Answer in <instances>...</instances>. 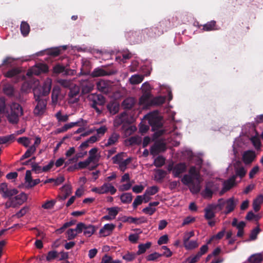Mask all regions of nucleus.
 Instances as JSON below:
<instances>
[{"mask_svg":"<svg viewBox=\"0 0 263 263\" xmlns=\"http://www.w3.org/2000/svg\"><path fill=\"white\" fill-rule=\"evenodd\" d=\"M7 113L8 121L12 124H16L19 117L23 114V108L18 103L13 102L10 106V111H7Z\"/></svg>","mask_w":263,"mask_h":263,"instance_id":"nucleus-1","label":"nucleus"},{"mask_svg":"<svg viewBox=\"0 0 263 263\" xmlns=\"http://www.w3.org/2000/svg\"><path fill=\"white\" fill-rule=\"evenodd\" d=\"M189 173L188 176H191V178L197 183V184H194L191 189V193L193 194H197L200 191L201 183L202 181L200 171L197 169L196 166H192L189 169Z\"/></svg>","mask_w":263,"mask_h":263,"instance_id":"nucleus-2","label":"nucleus"},{"mask_svg":"<svg viewBox=\"0 0 263 263\" xmlns=\"http://www.w3.org/2000/svg\"><path fill=\"white\" fill-rule=\"evenodd\" d=\"M90 102V106L93 108L98 114L102 113V109L98 106H103L105 103V97L101 94L91 93L88 96Z\"/></svg>","mask_w":263,"mask_h":263,"instance_id":"nucleus-3","label":"nucleus"},{"mask_svg":"<svg viewBox=\"0 0 263 263\" xmlns=\"http://www.w3.org/2000/svg\"><path fill=\"white\" fill-rule=\"evenodd\" d=\"M148 123L152 127V130L154 131L162 127V117L159 116L157 111L151 112L145 116Z\"/></svg>","mask_w":263,"mask_h":263,"instance_id":"nucleus-4","label":"nucleus"},{"mask_svg":"<svg viewBox=\"0 0 263 263\" xmlns=\"http://www.w3.org/2000/svg\"><path fill=\"white\" fill-rule=\"evenodd\" d=\"M125 37L129 42L132 44H138L144 40L143 33L141 31H129L125 33Z\"/></svg>","mask_w":263,"mask_h":263,"instance_id":"nucleus-5","label":"nucleus"},{"mask_svg":"<svg viewBox=\"0 0 263 263\" xmlns=\"http://www.w3.org/2000/svg\"><path fill=\"white\" fill-rule=\"evenodd\" d=\"M116 71L109 69L107 66L98 67L95 68L90 73L92 78L104 77L115 74Z\"/></svg>","mask_w":263,"mask_h":263,"instance_id":"nucleus-6","label":"nucleus"},{"mask_svg":"<svg viewBox=\"0 0 263 263\" xmlns=\"http://www.w3.org/2000/svg\"><path fill=\"white\" fill-rule=\"evenodd\" d=\"M22 70L20 68H12L7 71L4 76L8 78H13L14 83H17L20 81L25 79V77L21 74Z\"/></svg>","mask_w":263,"mask_h":263,"instance_id":"nucleus-7","label":"nucleus"},{"mask_svg":"<svg viewBox=\"0 0 263 263\" xmlns=\"http://www.w3.org/2000/svg\"><path fill=\"white\" fill-rule=\"evenodd\" d=\"M113 82L109 80H100L96 83L97 89L105 94L111 92L112 90Z\"/></svg>","mask_w":263,"mask_h":263,"instance_id":"nucleus-8","label":"nucleus"},{"mask_svg":"<svg viewBox=\"0 0 263 263\" xmlns=\"http://www.w3.org/2000/svg\"><path fill=\"white\" fill-rule=\"evenodd\" d=\"M77 232L80 234L84 231V234L86 237H90L95 232L96 229L93 226L89 224L86 225L85 223L80 222L77 225Z\"/></svg>","mask_w":263,"mask_h":263,"instance_id":"nucleus-9","label":"nucleus"},{"mask_svg":"<svg viewBox=\"0 0 263 263\" xmlns=\"http://www.w3.org/2000/svg\"><path fill=\"white\" fill-rule=\"evenodd\" d=\"M48 71V66L44 63H37L30 70L28 71L27 75L31 76L33 74L39 76L43 73H46Z\"/></svg>","mask_w":263,"mask_h":263,"instance_id":"nucleus-10","label":"nucleus"},{"mask_svg":"<svg viewBox=\"0 0 263 263\" xmlns=\"http://www.w3.org/2000/svg\"><path fill=\"white\" fill-rule=\"evenodd\" d=\"M92 192H95L99 194H106L110 192L111 195H114L117 190L111 184L108 183H104L101 187H94L91 190Z\"/></svg>","mask_w":263,"mask_h":263,"instance_id":"nucleus-11","label":"nucleus"},{"mask_svg":"<svg viewBox=\"0 0 263 263\" xmlns=\"http://www.w3.org/2000/svg\"><path fill=\"white\" fill-rule=\"evenodd\" d=\"M166 149V144L161 141H156L151 146L150 153L153 156H156L160 153L165 152Z\"/></svg>","mask_w":263,"mask_h":263,"instance_id":"nucleus-12","label":"nucleus"},{"mask_svg":"<svg viewBox=\"0 0 263 263\" xmlns=\"http://www.w3.org/2000/svg\"><path fill=\"white\" fill-rule=\"evenodd\" d=\"M80 89H81L82 93L87 94L91 92L93 89V83L88 79H82L79 80Z\"/></svg>","mask_w":263,"mask_h":263,"instance_id":"nucleus-13","label":"nucleus"},{"mask_svg":"<svg viewBox=\"0 0 263 263\" xmlns=\"http://www.w3.org/2000/svg\"><path fill=\"white\" fill-rule=\"evenodd\" d=\"M37 104L35 106L33 113L36 116H42L45 112L47 105V100L45 99L35 101Z\"/></svg>","mask_w":263,"mask_h":263,"instance_id":"nucleus-14","label":"nucleus"},{"mask_svg":"<svg viewBox=\"0 0 263 263\" xmlns=\"http://www.w3.org/2000/svg\"><path fill=\"white\" fill-rule=\"evenodd\" d=\"M256 155L255 151L248 150L245 151L242 156V160L246 165L251 164L255 159Z\"/></svg>","mask_w":263,"mask_h":263,"instance_id":"nucleus-15","label":"nucleus"},{"mask_svg":"<svg viewBox=\"0 0 263 263\" xmlns=\"http://www.w3.org/2000/svg\"><path fill=\"white\" fill-rule=\"evenodd\" d=\"M168 24H170V22L165 20L160 22L156 27H152L154 30V33L156 37L162 34L164 29L166 31V29L164 27H166Z\"/></svg>","mask_w":263,"mask_h":263,"instance_id":"nucleus-16","label":"nucleus"},{"mask_svg":"<svg viewBox=\"0 0 263 263\" xmlns=\"http://www.w3.org/2000/svg\"><path fill=\"white\" fill-rule=\"evenodd\" d=\"M53 72L57 74L63 73L65 75H72L73 71L69 69H66L65 66L58 64L53 67Z\"/></svg>","mask_w":263,"mask_h":263,"instance_id":"nucleus-17","label":"nucleus"},{"mask_svg":"<svg viewBox=\"0 0 263 263\" xmlns=\"http://www.w3.org/2000/svg\"><path fill=\"white\" fill-rule=\"evenodd\" d=\"M87 123V122L83 119H80L79 121L74 122H71L65 124L60 130V132H64L68 129L75 126H83Z\"/></svg>","mask_w":263,"mask_h":263,"instance_id":"nucleus-18","label":"nucleus"},{"mask_svg":"<svg viewBox=\"0 0 263 263\" xmlns=\"http://www.w3.org/2000/svg\"><path fill=\"white\" fill-rule=\"evenodd\" d=\"M115 225L112 223L105 224L103 227L100 230L99 233L103 237L109 235L115 228Z\"/></svg>","mask_w":263,"mask_h":263,"instance_id":"nucleus-19","label":"nucleus"},{"mask_svg":"<svg viewBox=\"0 0 263 263\" xmlns=\"http://www.w3.org/2000/svg\"><path fill=\"white\" fill-rule=\"evenodd\" d=\"M186 165L185 163H179L174 166L173 175L174 177H179L180 175L185 172Z\"/></svg>","mask_w":263,"mask_h":263,"instance_id":"nucleus-20","label":"nucleus"},{"mask_svg":"<svg viewBox=\"0 0 263 263\" xmlns=\"http://www.w3.org/2000/svg\"><path fill=\"white\" fill-rule=\"evenodd\" d=\"M225 202L227 210L225 212V214H228L235 209L237 202L235 201V199L233 197L228 199L227 201H225Z\"/></svg>","mask_w":263,"mask_h":263,"instance_id":"nucleus-21","label":"nucleus"},{"mask_svg":"<svg viewBox=\"0 0 263 263\" xmlns=\"http://www.w3.org/2000/svg\"><path fill=\"white\" fill-rule=\"evenodd\" d=\"M62 195L60 198L62 200H65L72 193V187L69 184H65L61 187Z\"/></svg>","mask_w":263,"mask_h":263,"instance_id":"nucleus-22","label":"nucleus"},{"mask_svg":"<svg viewBox=\"0 0 263 263\" xmlns=\"http://www.w3.org/2000/svg\"><path fill=\"white\" fill-rule=\"evenodd\" d=\"M80 90V88L76 86H74L73 87L70 89L68 93V97L70 99L74 98V100L71 101L72 103H77L79 100V98H76V97L79 96Z\"/></svg>","mask_w":263,"mask_h":263,"instance_id":"nucleus-23","label":"nucleus"},{"mask_svg":"<svg viewBox=\"0 0 263 263\" xmlns=\"http://www.w3.org/2000/svg\"><path fill=\"white\" fill-rule=\"evenodd\" d=\"M136 103L135 99L133 97L126 98L122 103V106L124 109H130Z\"/></svg>","mask_w":263,"mask_h":263,"instance_id":"nucleus-24","label":"nucleus"},{"mask_svg":"<svg viewBox=\"0 0 263 263\" xmlns=\"http://www.w3.org/2000/svg\"><path fill=\"white\" fill-rule=\"evenodd\" d=\"M263 203V195L260 194L257 196L254 199L253 202V210L255 212H257L260 209V205Z\"/></svg>","mask_w":263,"mask_h":263,"instance_id":"nucleus-25","label":"nucleus"},{"mask_svg":"<svg viewBox=\"0 0 263 263\" xmlns=\"http://www.w3.org/2000/svg\"><path fill=\"white\" fill-rule=\"evenodd\" d=\"M98 149L97 147H94L91 148L89 151V157H88L87 159L90 162H98L99 161V157L97 156V152H98Z\"/></svg>","mask_w":263,"mask_h":263,"instance_id":"nucleus-26","label":"nucleus"},{"mask_svg":"<svg viewBox=\"0 0 263 263\" xmlns=\"http://www.w3.org/2000/svg\"><path fill=\"white\" fill-rule=\"evenodd\" d=\"M181 182L184 185H188L190 191L191 192L192 187L193 186L194 184H197V183L191 178V176H188V175H184L181 179Z\"/></svg>","mask_w":263,"mask_h":263,"instance_id":"nucleus-27","label":"nucleus"},{"mask_svg":"<svg viewBox=\"0 0 263 263\" xmlns=\"http://www.w3.org/2000/svg\"><path fill=\"white\" fill-rule=\"evenodd\" d=\"M263 261V255L261 253H256L252 255L249 258L250 263H261Z\"/></svg>","mask_w":263,"mask_h":263,"instance_id":"nucleus-28","label":"nucleus"},{"mask_svg":"<svg viewBox=\"0 0 263 263\" xmlns=\"http://www.w3.org/2000/svg\"><path fill=\"white\" fill-rule=\"evenodd\" d=\"M4 93L9 97H12L14 95V88L13 86L10 84H5L3 86Z\"/></svg>","mask_w":263,"mask_h":263,"instance_id":"nucleus-29","label":"nucleus"},{"mask_svg":"<svg viewBox=\"0 0 263 263\" xmlns=\"http://www.w3.org/2000/svg\"><path fill=\"white\" fill-rule=\"evenodd\" d=\"M61 93V89L58 86H54L53 88L51 94L52 102L53 104H57L58 100V97Z\"/></svg>","mask_w":263,"mask_h":263,"instance_id":"nucleus-30","label":"nucleus"},{"mask_svg":"<svg viewBox=\"0 0 263 263\" xmlns=\"http://www.w3.org/2000/svg\"><path fill=\"white\" fill-rule=\"evenodd\" d=\"M142 33H143L144 40L152 37H156L155 34L154 33V30L153 28H146L142 30Z\"/></svg>","mask_w":263,"mask_h":263,"instance_id":"nucleus-31","label":"nucleus"},{"mask_svg":"<svg viewBox=\"0 0 263 263\" xmlns=\"http://www.w3.org/2000/svg\"><path fill=\"white\" fill-rule=\"evenodd\" d=\"M155 178L157 182H161L167 174L166 171L161 169L155 170Z\"/></svg>","mask_w":263,"mask_h":263,"instance_id":"nucleus-32","label":"nucleus"},{"mask_svg":"<svg viewBox=\"0 0 263 263\" xmlns=\"http://www.w3.org/2000/svg\"><path fill=\"white\" fill-rule=\"evenodd\" d=\"M119 138V135L115 133H114L108 138L107 142L105 144L106 147L109 146L116 143Z\"/></svg>","mask_w":263,"mask_h":263,"instance_id":"nucleus-33","label":"nucleus"},{"mask_svg":"<svg viewBox=\"0 0 263 263\" xmlns=\"http://www.w3.org/2000/svg\"><path fill=\"white\" fill-rule=\"evenodd\" d=\"M235 177L231 176L229 179L223 182L225 190H230L235 184Z\"/></svg>","mask_w":263,"mask_h":263,"instance_id":"nucleus-34","label":"nucleus"},{"mask_svg":"<svg viewBox=\"0 0 263 263\" xmlns=\"http://www.w3.org/2000/svg\"><path fill=\"white\" fill-rule=\"evenodd\" d=\"M216 22L215 21H211L208 22L203 26L202 30L205 31H210L216 30Z\"/></svg>","mask_w":263,"mask_h":263,"instance_id":"nucleus-35","label":"nucleus"},{"mask_svg":"<svg viewBox=\"0 0 263 263\" xmlns=\"http://www.w3.org/2000/svg\"><path fill=\"white\" fill-rule=\"evenodd\" d=\"M152 245V243L151 242H147L146 243H141L140 244L138 248V251L137 252V255H140L144 253L146 250L148 249Z\"/></svg>","mask_w":263,"mask_h":263,"instance_id":"nucleus-36","label":"nucleus"},{"mask_svg":"<svg viewBox=\"0 0 263 263\" xmlns=\"http://www.w3.org/2000/svg\"><path fill=\"white\" fill-rule=\"evenodd\" d=\"M16 135L14 134L5 136L0 137V140L2 144H6L13 142L15 139Z\"/></svg>","mask_w":263,"mask_h":263,"instance_id":"nucleus-37","label":"nucleus"},{"mask_svg":"<svg viewBox=\"0 0 263 263\" xmlns=\"http://www.w3.org/2000/svg\"><path fill=\"white\" fill-rule=\"evenodd\" d=\"M120 199L123 203H129L133 199V195L130 193H123L120 196Z\"/></svg>","mask_w":263,"mask_h":263,"instance_id":"nucleus-38","label":"nucleus"},{"mask_svg":"<svg viewBox=\"0 0 263 263\" xmlns=\"http://www.w3.org/2000/svg\"><path fill=\"white\" fill-rule=\"evenodd\" d=\"M18 193L17 190L15 189H9L8 188L6 193L4 195H2V197L4 198H8L9 199H14V198H12V196L16 195Z\"/></svg>","mask_w":263,"mask_h":263,"instance_id":"nucleus-39","label":"nucleus"},{"mask_svg":"<svg viewBox=\"0 0 263 263\" xmlns=\"http://www.w3.org/2000/svg\"><path fill=\"white\" fill-rule=\"evenodd\" d=\"M20 29L22 35L26 36L30 32V26L27 22L23 21L21 24Z\"/></svg>","mask_w":263,"mask_h":263,"instance_id":"nucleus-40","label":"nucleus"},{"mask_svg":"<svg viewBox=\"0 0 263 263\" xmlns=\"http://www.w3.org/2000/svg\"><path fill=\"white\" fill-rule=\"evenodd\" d=\"M152 97L151 92H142V95L140 98L139 103L140 104H146L148 103L149 99Z\"/></svg>","mask_w":263,"mask_h":263,"instance_id":"nucleus-41","label":"nucleus"},{"mask_svg":"<svg viewBox=\"0 0 263 263\" xmlns=\"http://www.w3.org/2000/svg\"><path fill=\"white\" fill-rule=\"evenodd\" d=\"M165 101V97L163 96H158L153 98L151 101V104L155 105H160L163 104Z\"/></svg>","mask_w":263,"mask_h":263,"instance_id":"nucleus-42","label":"nucleus"},{"mask_svg":"<svg viewBox=\"0 0 263 263\" xmlns=\"http://www.w3.org/2000/svg\"><path fill=\"white\" fill-rule=\"evenodd\" d=\"M247 173V171L245 170L243 166H240L239 167L235 168V175H233L235 177V179L237 177H239L240 178L244 177Z\"/></svg>","mask_w":263,"mask_h":263,"instance_id":"nucleus-43","label":"nucleus"},{"mask_svg":"<svg viewBox=\"0 0 263 263\" xmlns=\"http://www.w3.org/2000/svg\"><path fill=\"white\" fill-rule=\"evenodd\" d=\"M183 245L186 250H193L198 246V244L196 240H188L186 242H183Z\"/></svg>","mask_w":263,"mask_h":263,"instance_id":"nucleus-44","label":"nucleus"},{"mask_svg":"<svg viewBox=\"0 0 263 263\" xmlns=\"http://www.w3.org/2000/svg\"><path fill=\"white\" fill-rule=\"evenodd\" d=\"M143 80V77L138 74L132 76L129 79L130 84L135 85L140 83Z\"/></svg>","mask_w":263,"mask_h":263,"instance_id":"nucleus-45","label":"nucleus"},{"mask_svg":"<svg viewBox=\"0 0 263 263\" xmlns=\"http://www.w3.org/2000/svg\"><path fill=\"white\" fill-rule=\"evenodd\" d=\"M36 151V147L34 145L31 146L25 152V153L21 157L20 160H23L26 158L30 157Z\"/></svg>","mask_w":263,"mask_h":263,"instance_id":"nucleus-46","label":"nucleus"},{"mask_svg":"<svg viewBox=\"0 0 263 263\" xmlns=\"http://www.w3.org/2000/svg\"><path fill=\"white\" fill-rule=\"evenodd\" d=\"M132 161L131 158H128L122 161L121 163L119 164L120 170L124 172L127 168V165H128Z\"/></svg>","mask_w":263,"mask_h":263,"instance_id":"nucleus-47","label":"nucleus"},{"mask_svg":"<svg viewBox=\"0 0 263 263\" xmlns=\"http://www.w3.org/2000/svg\"><path fill=\"white\" fill-rule=\"evenodd\" d=\"M165 159L162 156H159L154 160V165L157 167L162 166L165 163Z\"/></svg>","mask_w":263,"mask_h":263,"instance_id":"nucleus-48","label":"nucleus"},{"mask_svg":"<svg viewBox=\"0 0 263 263\" xmlns=\"http://www.w3.org/2000/svg\"><path fill=\"white\" fill-rule=\"evenodd\" d=\"M51 82L45 83L42 87H41L42 91V95L44 96H47L51 90Z\"/></svg>","mask_w":263,"mask_h":263,"instance_id":"nucleus-49","label":"nucleus"},{"mask_svg":"<svg viewBox=\"0 0 263 263\" xmlns=\"http://www.w3.org/2000/svg\"><path fill=\"white\" fill-rule=\"evenodd\" d=\"M33 94L35 101L43 99L42 95V91L41 87H36L33 89Z\"/></svg>","mask_w":263,"mask_h":263,"instance_id":"nucleus-50","label":"nucleus"},{"mask_svg":"<svg viewBox=\"0 0 263 263\" xmlns=\"http://www.w3.org/2000/svg\"><path fill=\"white\" fill-rule=\"evenodd\" d=\"M137 255V253L134 252H127L122 256V258L127 261H132L136 258Z\"/></svg>","mask_w":263,"mask_h":263,"instance_id":"nucleus-51","label":"nucleus"},{"mask_svg":"<svg viewBox=\"0 0 263 263\" xmlns=\"http://www.w3.org/2000/svg\"><path fill=\"white\" fill-rule=\"evenodd\" d=\"M14 201H17L16 204H21L27 199V196L24 193H21L20 194L15 196L14 197Z\"/></svg>","mask_w":263,"mask_h":263,"instance_id":"nucleus-52","label":"nucleus"},{"mask_svg":"<svg viewBox=\"0 0 263 263\" xmlns=\"http://www.w3.org/2000/svg\"><path fill=\"white\" fill-rule=\"evenodd\" d=\"M119 209L118 207H111L108 208L107 211L111 218L115 219L119 213Z\"/></svg>","mask_w":263,"mask_h":263,"instance_id":"nucleus-53","label":"nucleus"},{"mask_svg":"<svg viewBox=\"0 0 263 263\" xmlns=\"http://www.w3.org/2000/svg\"><path fill=\"white\" fill-rule=\"evenodd\" d=\"M260 231L261 230L258 226L253 229L250 234V240H254L256 239L257 235Z\"/></svg>","mask_w":263,"mask_h":263,"instance_id":"nucleus-54","label":"nucleus"},{"mask_svg":"<svg viewBox=\"0 0 263 263\" xmlns=\"http://www.w3.org/2000/svg\"><path fill=\"white\" fill-rule=\"evenodd\" d=\"M126 116L125 112L121 114L114 121V124L115 126H119L121 125L124 122V117Z\"/></svg>","mask_w":263,"mask_h":263,"instance_id":"nucleus-55","label":"nucleus"},{"mask_svg":"<svg viewBox=\"0 0 263 263\" xmlns=\"http://www.w3.org/2000/svg\"><path fill=\"white\" fill-rule=\"evenodd\" d=\"M77 227L76 228V229H69L66 232L67 234V239L68 240H72L73 239H74L77 234H78L77 232Z\"/></svg>","mask_w":263,"mask_h":263,"instance_id":"nucleus-56","label":"nucleus"},{"mask_svg":"<svg viewBox=\"0 0 263 263\" xmlns=\"http://www.w3.org/2000/svg\"><path fill=\"white\" fill-rule=\"evenodd\" d=\"M59 255V253L57 251L53 250L50 251L48 252L47 256H46V260L47 261H51L57 257H58Z\"/></svg>","mask_w":263,"mask_h":263,"instance_id":"nucleus-57","label":"nucleus"},{"mask_svg":"<svg viewBox=\"0 0 263 263\" xmlns=\"http://www.w3.org/2000/svg\"><path fill=\"white\" fill-rule=\"evenodd\" d=\"M205 214L204 218L206 220H210L215 217V213L214 212L210 211L206 208H205L204 210Z\"/></svg>","mask_w":263,"mask_h":263,"instance_id":"nucleus-58","label":"nucleus"},{"mask_svg":"<svg viewBox=\"0 0 263 263\" xmlns=\"http://www.w3.org/2000/svg\"><path fill=\"white\" fill-rule=\"evenodd\" d=\"M158 191L159 188L157 186H152L147 188L145 192L151 196L156 194Z\"/></svg>","mask_w":263,"mask_h":263,"instance_id":"nucleus-59","label":"nucleus"},{"mask_svg":"<svg viewBox=\"0 0 263 263\" xmlns=\"http://www.w3.org/2000/svg\"><path fill=\"white\" fill-rule=\"evenodd\" d=\"M55 117L59 122H66L69 119V116L68 115H62L60 111H59L56 114Z\"/></svg>","mask_w":263,"mask_h":263,"instance_id":"nucleus-60","label":"nucleus"},{"mask_svg":"<svg viewBox=\"0 0 263 263\" xmlns=\"http://www.w3.org/2000/svg\"><path fill=\"white\" fill-rule=\"evenodd\" d=\"M161 256L162 254H159L157 252H154L153 253L149 254L146 257V259L147 261H154Z\"/></svg>","mask_w":263,"mask_h":263,"instance_id":"nucleus-61","label":"nucleus"},{"mask_svg":"<svg viewBox=\"0 0 263 263\" xmlns=\"http://www.w3.org/2000/svg\"><path fill=\"white\" fill-rule=\"evenodd\" d=\"M122 221L124 222H129V223H138V218L130 216H124L122 218Z\"/></svg>","mask_w":263,"mask_h":263,"instance_id":"nucleus-62","label":"nucleus"},{"mask_svg":"<svg viewBox=\"0 0 263 263\" xmlns=\"http://www.w3.org/2000/svg\"><path fill=\"white\" fill-rule=\"evenodd\" d=\"M143 202V197L141 195H138L136 197L133 203V206L134 209H136L137 206L140 205Z\"/></svg>","mask_w":263,"mask_h":263,"instance_id":"nucleus-63","label":"nucleus"},{"mask_svg":"<svg viewBox=\"0 0 263 263\" xmlns=\"http://www.w3.org/2000/svg\"><path fill=\"white\" fill-rule=\"evenodd\" d=\"M251 141L255 148L259 149L260 148L261 143L258 137L255 136L252 137L251 139Z\"/></svg>","mask_w":263,"mask_h":263,"instance_id":"nucleus-64","label":"nucleus"}]
</instances>
